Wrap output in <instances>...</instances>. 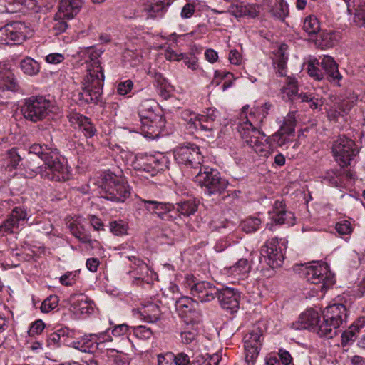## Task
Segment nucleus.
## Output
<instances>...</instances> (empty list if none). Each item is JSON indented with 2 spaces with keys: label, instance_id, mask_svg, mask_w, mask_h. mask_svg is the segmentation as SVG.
Instances as JSON below:
<instances>
[{
  "label": "nucleus",
  "instance_id": "f257e3e1",
  "mask_svg": "<svg viewBox=\"0 0 365 365\" xmlns=\"http://www.w3.org/2000/svg\"><path fill=\"white\" fill-rule=\"evenodd\" d=\"M252 113L248 118L242 117L237 125V130L244 142L259 156L267 158L271 152V140L282 147L292 142L290 136L294 135L296 117L294 112H289L284 117L280 129L271 137L265 138V134L253 125Z\"/></svg>",
  "mask_w": 365,
  "mask_h": 365
},
{
  "label": "nucleus",
  "instance_id": "f03ea898",
  "mask_svg": "<svg viewBox=\"0 0 365 365\" xmlns=\"http://www.w3.org/2000/svg\"><path fill=\"white\" fill-rule=\"evenodd\" d=\"M38 156L44 165L34 167L32 165H25L34 173L40 175L43 179L51 181L63 182L70 179L69 170L61 160L58 149L51 145L33 144L29 148V155ZM29 164H31L29 163ZM33 173H31L32 175Z\"/></svg>",
  "mask_w": 365,
  "mask_h": 365
},
{
  "label": "nucleus",
  "instance_id": "7ed1b4c3",
  "mask_svg": "<svg viewBox=\"0 0 365 365\" xmlns=\"http://www.w3.org/2000/svg\"><path fill=\"white\" fill-rule=\"evenodd\" d=\"M140 129L145 136L155 138L165 127V119L158 103L153 99H145L138 106Z\"/></svg>",
  "mask_w": 365,
  "mask_h": 365
},
{
  "label": "nucleus",
  "instance_id": "20e7f679",
  "mask_svg": "<svg viewBox=\"0 0 365 365\" xmlns=\"http://www.w3.org/2000/svg\"><path fill=\"white\" fill-rule=\"evenodd\" d=\"M101 180L102 194L105 199L124 202L130 196V187L123 176L107 171L103 173Z\"/></svg>",
  "mask_w": 365,
  "mask_h": 365
},
{
  "label": "nucleus",
  "instance_id": "39448f33",
  "mask_svg": "<svg viewBox=\"0 0 365 365\" xmlns=\"http://www.w3.org/2000/svg\"><path fill=\"white\" fill-rule=\"evenodd\" d=\"M347 310L342 304H334L327 307L322 313L321 337L331 339L337 334V329L346 322Z\"/></svg>",
  "mask_w": 365,
  "mask_h": 365
},
{
  "label": "nucleus",
  "instance_id": "423d86ee",
  "mask_svg": "<svg viewBox=\"0 0 365 365\" xmlns=\"http://www.w3.org/2000/svg\"><path fill=\"white\" fill-rule=\"evenodd\" d=\"M217 113V110L212 108L207 109L206 113L201 115L185 110L182 113V118L187 123V128L191 132L209 133L210 135L207 136H210L215 129Z\"/></svg>",
  "mask_w": 365,
  "mask_h": 365
},
{
  "label": "nucleus",
  "instance_id": "0eeeda50",
  "mask_svg": "<svg viewBox=\"0 0 365 365\" xmlns=\"http://www.w3.org/2000/svg\"><path fill=\"white\" fill-rule=\"evenodd\" d=\"M302 274L307 282L318 286L317 290L326 292L335 283L334 274L327 263H314L313 265L304 266Z\"/></svg>",
  "mask_w": 365,
  "mask_h": 365
},
{
  "label": "nucleus",
  "instance_id": "6e6552de",
  "mask_svg": "<svg viewBox=\"0 0 365 365\" xmlns=\"http://www.w3.org/2000/svg\"><path fill=\"white\" fill-rule=\"evenodd\" d=\"M197 177L204 189L205 194L210 197L222 195L229 185L228 181L221 177L219 171L212 168H201Z\"/></svg>",
  "mask_w": 365,
  "mask_h": 365
},
{
  "label": "nucleus",
  "instance_id": "1a4fd4ad",
  "mask_svg": "<svg viewBox=\"0 0 365 365\" xmlns=\"http://www.w3.org/2000/svg\"><path fill=\"white\" fill-rule=\"evenodd\" d=\"M52 103L42 96H33L25 99L21 112L26 120L38 122L51 112Z\"/></svg>",
  "mask_w": 365,
  "mask_h": 365
},
{
  "label": "nucleus",
  "instance_id": "9d476101",
  "mask_svg": "<svg viewBox=\"0 0 365 365\" xmlns=\"http://www.w3.org/2000/svg\"><path fill=\"white\" fill-rule=\"evenodd\" d=\"M183 285L190 290L192 299L204 303L212 301L216 297L218 289L206 281H199L192 274H187Z\"/></svg>",
  "mask_w": 365,
  "mask_h": 365
},
{
  "label": "nucleus",
  "instance_id": "9b49d317",
  "mask_svg": "<svg viewBox=\"0 0 365 365\" xmlns=\"http://www.w3.org/2000/svg\"><path fill=\"white\" fill-rule=\"evenodd\" d=\"M331 151L335 160L341 168L351 165V161L359 153L355 142L344 135H339L334 141Z\"/></svg>",
  "mask_w": 365,
  "mask_h": 365
},
{
  "label": "nucleus",
  "instance_id": "f8f14e48",
  "mask_svg": "<svg viewBox=\"0 0 365 365\" xmlns=\"http://www.w3.org/2000/svg\"><path fill=\"white\" fill-rule=\"evenodd\" d=\"M32 35L33 30L24 22L13 21L0 29V43L21 44Z\"/></svg>",
  "mask_w": 365,
  "mask_h": 365
},
{
  "label": "nucleus",
  "instance_id": "ddd939ff",
  "mask_svg": "<svg viewBox=\"0 0 365 365\" xmlns=\"http://www.w3.org/2000/svg\"><path fill=\"white\" fill-rule=\"evenodd\" d=\"M286 249L287 246L282 239L272 238L261 247V255L271 268H278L283 264Z\"/></svg>",
  "mask_w": 365,
  "mask_h": 365
},
{
  "label": "nucleus",
  "instance_id": "4468645a",
  "mask_svg": "<svg viewBox=\"0 0 365 365\" xmlns=\"http://www.w3.org/2000/svg\"><path fill=\"white\" fill-rule=\"evenodd\" d=\"M168 158L162 154H138L133 161L135 170L145 171L154 176L167 168Z\"/></svg>",
  "mask_w": 365,
  "mask_h": 365
},
{
  "label": "nucleus",
  "instance_id": "2eb2a0df",
  "mask_svg": "<svg viewBox=\"0 0 365 365\" xmlns=\"http://www.w3.org/2000/svg\"><path fill=\"white\" fill-rule=\"evenodd\" d=\"M174 157L179 164L195 168L202 160V155L199 146L194 143H185L177 146L174 150Z\"/></svg>",
  "mask_w": 365,
  "mask_h": 365
},
{
  "label": "nucleus",
  "instance_id": "dca6fc26",
  "mask_svg": "<svg viewBox=\"0 0 365 365\" xmlns=\"http://www.w3.org/2000/svg\"><path fill=\"white\" fill-rule=\"evenodd\" d=\"M168 6L169 4H165L163 0H140L138 8L134 12L125 14V16L130 19L143 17L145 15L146 18L162 16Z\"/></svg>",
  "mask_w": 365,
  "mask_h": 365
},
{
  "label": "nucleus",
  "instance_id": "f3484780",
  "mask_svg": "<svg viewBox=\"0 0 365 365\" xmlns=\"http://www.w3.org/2000/svg\"><path fill=\"white\" fill-rule=\"evenodd\" d=\"M198 302L189 297H181L175 302L176 310L187 324L200 322L201 312L198 309Z\"/></svg>",
  "mask_w": 365,
  "mask_h": 365
},
{
  "label": "nucleus",
  "instance_id": "a211bd4d",
  "mask_svg": "<svg viewBox=\"0 0 365 365\" xmlns=\"http://www.w3.org/2000/svg\"><path fill=\"white\" fill-rule=\"evenodd\" d=\"M143 207L153 215L164 221H175L177 215H174V204L151 200H140Z\"/></svg>",
  "mask_w": 365,
  "mask_h": 365
},
{
  "label": "nucleus",
  "instance_id": "6ab92c4d",
  "mask_svg": "<svg viewBox=\"0 0 365 365\" xmlns=\"http://www.w3.org/2000/svg\"><path fill=\"white\" fill-rule=\"evenodd\" d=\"M26 210L21 207H14L6 219L0 224V237L15 233L28 219Z\"/></svg>",
  "mask_w": 365,
  "mask_h": 365
},
{
  "label": "nucleus",
  "instance_id": "aec40b11",
  "mask_svg": "<svg viewBox=\"0 0 365 365\" xmlns=\"http://www.w3.org/2000/svg\"><path fill=\"white\" fill-rule=\"evenodd\" d=\"M295 329H309L321 336L320 329H322V320L317 311L309 309L301 314L299 320L292 324Z\"/></svg>",
  "mask_w": 365,
  "mask_h": 365
},
{
  "label": "nucleus",
  "instance_id": "412c9836",
  "mask_svg": "<svg viewBox=\"0 0 365 365\" xmlns=\"http://www.w3.org/2000/svg\"><path fill=\"white\" fill-rule=\"evenodd\" d=\"M216 297L222 309L230 313L237 312L240 298V292L237 289L227 287L221 289H218Z\"/></svg>",
  "mask_w": 365,
  "mask_h": 365
},
{
  "label": "nucleus",
  "instance_id": "4be33fe9",
  "mask_svg": "<svg viewBox=\"0 0 365 365\" xmlns=\"http://www.w3.org/2000/svg\"><path fill=\"white\" fill-rule=\"evenodd\" d=\"M320 66L324 74V78L329 82H334L341 79L342 76L339 73L338 64L334 58L329 56H323L319 57Z\"/></svg>",
  "mask_w": 365,
  "mask_h": 365
},
{
  "label": "nucleus",
  "instance_id": "5701e85b",
  "mask_svg": "<svg viewBox=\"0 0 365 365\" xmlns=\"http://www.w3.org/2000/svg\"><path fill=\"white\" fill-rule=\"evenodd\" d=\"M102 91H98L95 88L83 86L81 87V91L78 93V101L80 104H101L103 103L102 101Z\"/></svg>",
  "mask_w": 365,
  "mask_h": 365
},
{
  "label": "nucleus",
  "instance_id": "b1692460",
  "mask_svg": "<svg viewBox=\"0 0 365 365\" xmlns=\"http://www.w3.org/2000/svg\"><path fill=\"white\" fill-rule=\"evenodd\" d=\"M87 71L88 73L83 80L82 86H88L103 91L104 75L102 68H88Z\"/></svg>",
  "mask_w": 365,
  "mask_h": 365
},
{
  "label": "nucleus",
  "instance_id": "393cba45",
  "mask_svg": "<svg viewBox=\"0 0 365 365\" xmlns=\"http://www.w3.org/2000/svg\"><path fill=\"white\" fill-rule=\"evenodd\" d=\"M71 120L78 125L86 138H91L96 135L97 130L90 118L76 113L71 116Z\"/></svg>",
  "mask_w": 365,
  "mask_h": 365
},
{
  "label": "nucleus",
  "instance_id": "a878e982",
  "mask_svg": "<svg viewBox=\"0 0 365 365\" xmlns=\"http://www.w3.org/2000/svg\"><path fill=\"white\" fill-rule=\"evenodd\" d=\"M83 4V0H61L58 11L63 18L72 19L80 11Z\"/></svg>",
  "mask_w": 365,
  "mask_h": 365
},
{
  "label": "nucleus",
  "instance_id": "bb28decb",
  "mask_svg": "<svg viewBox=\"0 0 365 365\" xmlns=\"http://www.w3.org/2000/svg\"><path fill=\"white\" fill-rule=\"evenodd\" d=\"M101 53L102 52L101 51L97 50L95 47L91 46L82 48L79 52V54L81 58L85 60L86 63L90 64V66H88V68H101L102 67L101 66L99 61Z\"/></svg>",
  "mask_w": 365,
  "mask_h": 365
},
{
  "label": "nucleus",
  "instance_id": "cd10ccee",
  "mask_svg": "<svg viewBox=\"0 0 365 365\" xmlns=\"http://www.w3.org/2000/svg\"><path fill=\"white\" fill-rule=\"evenodd\" d=\"M270 218L276 225L284 224L288 216L292 217V212L285 210V204L282 201L276 200L273 205L272 212H269Z\"/></svg>",
  "mask_w": 365,
  "mask_h": 365
},
{
  "label": "nucleus",
  "instance_id": "c85d7f7f",
  "mask_svg": "<svg viewBox=\"0 0 365 365\" xmlns=\"http://www.w3.org/2000/svg\"><path fill=\"white\" fill-rule=\"evenodd\" d=\"M175 205L174 215H177V219L183 217H190L194 215L197 210V205L194 200L180 201Z\"/></svg>",
  "mask_w": 365,
  "mask_h": 365
},
{
  "label": "nucleus",
  "instance_id": "c756f323",
  "mask_svg": "<svg viewBox=\"0 0 365 365\" xmlns=\"http://www.w3.org/2000/svg\"><path fill=\"white\" fill-rule=\"evenodd\" d=\"M141 319L148 322H158L161 317V311L159 307L154 303H148L139 310Z\"/></svg>",
  "mask_w": 365,
  "mask_h": 365
},
{
  "label": "nucleus",
  "instance_id": "7c9ffc66",
  "mask_svg": "<svg viewBox=\"0 0 365 365\" xmlns=\"http://www.w3.org/2000/svg\"><path fill=\"white\" fill-rule=\"evenodd\" d=\"M98 348V343L96 341L95 334L84 336L79 340L78 339L75 349L83 352L92 354Z\"/></svg>",
  "mask_w": 365,
  "mask_h": 365
},
{
  "label": "nucleus",
  "instance_id": "2f4dec72",
  "mask_svg": "<svg viewBox=\"0 0 365 365\" xmlns=\"http://www.w3.org/2000/svg\"><path fill=\"white\" fill-rule=\"evenodd\" d=\"M297 81L294 78L288 77L287 84L282 89L283 98L287 101H294L298 96Z\"/></svg>",
  "mask_w": 365,
  "mask_h": 365
},
{
  "label": "nucleus",
  "instance_id": "473e14b6",
  "mask_svg": "<svg viewBox=\"0 0 365 365\" xmlns=\"http://www.w3.org/2000/svg\"><path fill=\"white\" fill-rule=\"evenodd\" d=\"M93 302L87 296L81 295V299L73 302V308L76 312L83 314H91L93 312Z\"/></svg>",
  "mask_w": 365,
  "mask_h": 365
},
{
  "label": "nucleus",
  "instance_id": "72a5a7b5",
  "mask_svg": "<svg viewBox=\"0 0 365 365\" xmlns=\"http://www.w3.org/2000/svg\"><path fill=\"white\" fill-rule=\"evenodd\" d=\"M21 71L28 76H35L40 71V64L34 59L26 57L20 63Z\"/></svg>",
  "mask_w": 365,
  "mask_h": 365
},
{
  "label": "nucleus",
  "instance_id": "f704fd0d",
  "mask_svg": "<svg viewBox=\"0 0 365 365\" xmlns=\"http://www.w3.org/2000/svg\"><path fill=\"white\" fill-rule=\"evenodd\" d=\"M250 269L251 264L249 260L242 258L240 259L233 266L229 267L228 272L235 276H245L250 272Z\"/></svg>",
  "mask_w": 365,
  "mask_h": 365
},
{
  "label": "nucleus",
  "instance_id": "c9c22d12",
  "mask_svg": "<svg viewBox=\"0 0 365 365\" xmlns=\"http://www.w3.org/2000/svg\"><path fill=\"white\" fill-rule=\"evenodd\" d=\"M339 38V33L334 31H326L321 34V42L319 46L322 48H331L335 46Z\"/></svg>",
  "mask_w": 365,
  "mask_h": 365
},
{
  "label": "nucleus",
  "instance_id": "e433bc0d",
  "mask_svg": "<svg viewBox=\"0 0 365 365\" xmlns=\"http://www.w3.org/2000/svg\"><path fill=\"white\" fill-rule=\"evenodd\" d=\"M69 229L71 234L77 238L81 242L85 244H91V236L85 232L83 225L72 222L69 225Z\"/></svg>",
  "mask_w": 365,
  "mask_h": 365
},
{
  "label": "nucleus",
  "instance_id": "4c0bfd02",
  "mask_svg": "<svg viewBox=\"0 0 365 365\" xmlns=\"http://www.w3.org/2000/svg\"><path fill=\"white\" fill-rule=\"evenodd\" d=\"M60 329V336H61V343L63 345L76 347L78 338L76 336L77 332L73 329H70L68 327H63Z\"/></svg>",
  "mask_w": 365,
  "mask_h": 365
},
{
  "label": "nucleus",
  "instance_id": "58836bf2",
  "mask_svg": "<svg viewBox=\"0 0 365 365\" xmlns=\"http://www.w3.org/2000/svg\"><path fill=\"white\" fill-rule=\"evenodd\" d=\"M319 62V58L314 59L308 62L307 66V71L309 76L317 81H322L325 78Z\"/></svg>",
  "mask_w": 365,
  "mask_h": 365
},
{
  "label": "nucleus",
  "instance_id": "ea45409f",
  "mask_svg": "<svg viewBox=\"0 0 365 365\" xmlns=\"http://www.w3.org/2000/svg\"><path fill=\"white\" fill-rule=\"evenodd\" d=\"M303 29L309 35L316 34L320 31V24L314 15L307 16L303 24Z\"/></svg>",
  "mask_w": 365,
  "mask_h": 365
},
{
  "label": "nucleus",
  "instance_id": "a19ab883",
  "mask_svg": "<svg viewBox=\"0 0 365 365\" xmlns=\"http://www.w3.org/2000/svg\"><path fill=\"white\" fill-rule=\"evenodd\" d=\"M262 336V331L259 328L252 330L244 337V346L250 347V346H262L261 337Z\"/></svg>",
  "mask_w": 365,
  "mask_h": 365
},
{
  "label": "nucleus",
  "instance_id": "79ce46f5",
  "mask_svg": "<svg viewBox=\"0 0 365 365\" xmlns=\"http://www.w3.org/2000/svg\"><path fill=\"white\" fill-rule=\"evenodd\" d=\"M18 88L17 80L10 71L0 79V90L1 91L6 89L11 91H16L18 90Z\"/></svg>",
  "mask_w": 365,
  "mask_h": 365
},
{
  "label": "nucleus",
  "instance_id": "37998d69",
  "mask_svg": "<svg viewBox=\"0 0 365 365\" xmlns=\"http://www.w3.org/2000/svg\"><path fill=\"white\" fill-rule=\"evenodd\" d=\"M272 14L280 19H284L289 15L288 4L284 0H276V4L272 9Z\"/></svg>",
  "mask_w": 365,
  "mask_h": 365
},
{
  "label": "nucleus",
  "instance_id": "c03bdc74",
  "mask_svg": "<svg viewBox=\"0 0 365 365\" xmlns=\"http://www.w3.org/2000/svg\"><path fill=\"white\" fill-rule=\"evenodd\" d=\"M262 221L257 217H249L241 222L242 230L247 232H254L259 230Z\"/></svg>",
  "mask_w": 365,
  "mask_h": 365
},
{
  "label": "nucleus",
  "instance_id": "a18cd8bd",
  "mask_svg": "<svg viewBox=\"0 0 365 365\" xmlns=\"http://www.w3.org/2000/svg\"><path fill=\"white\" fill-rule=\"evenodd\" d=\"M353 21L356 26L365 28V3L358 5L356 9L353 11Z\"/></svg>",
  "mask_w": 365,
  "mask_h": 365
},
{
  "label": "nucleus",
  "instance_id": "49530a36",
  "mask_svg": "<svg viewBox=\"0 0 365 365\" xmlns=\"http://www.w3.org/2000/svg\"><path fill=\"white\" fill-rule=\"evenodd\" d=\"M262 346H250L245 347V361L248 365H253L257 358Z\"/></svg>",
  "mask_w": 365,
  "mask_h": 365
},
{
  "label": "nucleus",
  "instance_id": "de8ad7c7",
  "mask_svg": "<svg viewBox=\"0 0 365 365\" xmlns=\"http://www.w3.org/2000/svg\"><path fill=\"white\" fill-rule=\"evenodd\" d=\"M59 299L57 295H51L43 300L41 305V311L48 313L54 309L58 304Z\"/></svg>",
  "mask_w": 365,
  "mask_h": 365
},
{
  "label": "nucleus",
  "instance_id": "09e8293b",
  "mask_svg": "<svg viewBox=\"0 0 365 365\" xmlns=\"http://www.w3.org/2000/svg\"><path fill=\"white\" fill-rule=\"evenodd\" d=\"M130 328L133 329V334L140 339H148L153 335L151 329L145 326L131 327Z\"/></svg>",
  "mask_w": 365,
  "mask_h": 365
},
{
  "label": "nucleus",
  "instance_id": "8fccbe9b",
  "mask_svg": "<svg viewBox=\"0 0 365 365\" xmlns=\"http://www.w3.org/2000/svg\"><path fill=\"white\" fill-rule=\"evenodd\" d=\"M8 166L12 168H17L19 163L22 160V158L17 152L16 148H12L7 153Z\"/></svg>",
  "mask_w": 365,
  "mask_h": 365
},
{
  "label": "nucleus",
  "instance_id": "3c124183",
  "mask_svg": "<svg viewBox=\"0 0 365 365\" xmlns=\"http://www.w3.org/2000/svg\"><path fill=\"white\" fill-rule=\"evenodd\" d=\"M128 227L123 221L110 222V230L115 235H123L127 233Z\"/></svg>",
  "mask_w": 365,
  "mask_h": 365
},
{
  "label": "nucleus",
  "instance_id": "603ef678",
  "mask_svg": "<svg viewBox=\"0 0 365 365\" xmlns=\"http://www.w3.org/2000/svg\"><path fill=\"white\" fill-rule=\"evenodd\" d=\"M176 60H183L184 63L187 66V68L192 71L197 70L199 67L197 59L194 56H187L183 53H180Z\"/></svg>",
  "mask_w": 365,
  "mask_h": 365
},
{
  "label": "nucleus",
  "instance_id": "864d4df0",
  "mask_svg": "<svg viewBox=\"0 0 365 365\" xmlns=\"http://www.w3.org/2000/svg\"><path fill=\"white\" fill-rule=\"evenodd\" d=\"M79 272H67L60 277V282L64 286H72L78 277Z\"/></svg>",
  "mask_w": 365,
  "mask_h": 365
},
{
  "label": "nucleus",
  "instance_id": "5fc2aeb1",
  "mask_svg": "<svg viewBox=\"0 0 365 365\" xmlns=\"http://www.w3.org/2000/svg\"><path fill=\"white\" fill-rule=\"evenodd\" d=\"M47 344L51 349H55L63 345V343H61V336H60V329L56 330L48 336Z\"/></svg>",
  "mask_w": 365,
  "mask_h": 365
},
{
  "label": "nucleus",
  "instance_id": "6e6d98bb",
  "mask_svg": "<svg viewBox=\"0 0 365 365\" xmlns=\"http://www.w3.org/2000/svg\"><path fill=\"white\" fill-rule=\"evenodd\" d=\"M196 11V4L194 2H187L182 8L180 16L182 19H187L191 18Z\"/></svg>",
  "mask_w": 365,
  "mask_h": 365
},
{
  "label": "nucleus",
  "instance_id": "4d7b16f0",
  "mask_svg": "<svg viewBox=\"0 0 365 365\" xmlns=\"http://www.w3.org/2000/svg\"><path fill=\"white\" fill-rule=\"evenodd\" d=\"M150 269L148 264L144 262L141 264V265L134 271H130L129 272L133 274V277L137 279H140L142 281L145 280V278L148 276Z\"/></svg>",
  "mask_w": 365,
  "mask_h": 365
},
{
  "label": "nucleus",
  "instance_id": "13d9d810",
  "mask_svg": "<svg viewBox=\"0 0 365 365\" xmlns=\"http://www.w3.org/2000/svg\"><path fill=\"white\" fill-rule=\"evenodd\" d=\"M244 16L255 18L260 12V7L255 4H247L244 5Z\"/></svg>",
  "mask_w": 365,
  "mask_h": 365
},
{
  "label": "nucleus",
  "instance_id": "bf43d9fd",
  "mask_svg": "<svg viewBox=\"0 0 365 365\" xmlns=\"http://www.w3.org/2000/svg\"><path fill=\"white\" fill-rule=\"evenodd\" d=\"M197 331L195 329L192 330L185 329L181 332V339L183 344H190L196 340Z\"/></svg>",
  "mask_w": 365,
  "mask_h": 365
},
{
  "label": "nucleus",
  "instance_id": "052dcab7",
  "mask_svg": "<svg viewBox=\"0 0 365 365\" xmlns=\"http://www.w3.org/2000/svg\"><path fill=\"white\" fill-rule=\"evenodd\" d=\"M287 57L285 56L284 53L280 51L279 55L277 57L274 61V64L277 65L278 73L281 76L285 75V67L287 64Z\"/></svg>",
  "mask_w": 365,
  "mask_h": 365
},
{
  "label": "nucleus",
  "instance_id": "680f3d73",
  "mask_svg": "<svg viewBox=\"0 0 365 365\" xmlns=\"http://www.w3.org/2000/svg\"><path fill=\"white\" fill-rule=\"evenodd\" d=\"M244 4L242 2L237 4H232L228 10L227 13H230L231 15L235 16L236 18L243 17L244 16Z\"/></svg>",
  "mask_w": 365,
  "mask_h": 365
},
{
  "label": "nucleus",
  "instance_id": "e2e57ef3",
  "mask_svg": "<svg viewBox=\"0 0 365 365\" xmlns=\"http://www.w3.org/2000/svg\"><path fill=\"white\" fill-rule=\"evenodd\" d=\"M219 361L217 356H212L208 359H205L203 356L197 357L196 361H193L190 365H217Z\"/></svg>",
  "mask_w": 365,
  "mask_h": 365
},
{
  "label": "nucleus",
  "instance_id": "0e129e2a",
  "mask_svg": "<svg viewBox=\"0 0 365 365\" xmlns=\"http://www.w3.org/2000/svg\"><path fill=\"white\" fill-rule=\"evenodd\" d=\"M335 228L337 232L341 235H349L352 231L351 223L348 220H343L337 222L336 224Z\"/></svg>",
  "mask_w": 365,
  "mask_h": 365
},
{
  "label": "nucleus",
  "instance_id": "69168bd1",
  "mask_svg": "<svg viewBox=\"0 0 365 365\" xmlns=\"http://www.w3.org/2000/svg\"><path fill=\"white\" fill-rule=\"evenodd\" d=\"M356 331L357 330L351 326L348 330L343 332L341 335V344L346 345L350 341H354L356 339Z\"/></svg>",
  "mask_w": 365,
  "mask_h": 365
},
{
  "label": "nucleus",
  "instance_id": "338daca9",
  "mask_svg": "<svg viewBox=\"0 0 365 365\" xmlns=\"http://www.w3.org/2000/svg\"><path fill=\"white\" fill-rule=\"evenodd\" d=\"M133 87V81L131 80H126L118 83L117 91L118 94L121 96H125L131 91Z\"/></svg>",
  "mask_w": 365,
  "mask_h": 365
},
{
  "label": "nucleus",
  "instance_id": "774afa93",
  "mask_svg": "<svg viewBox=\"0 0 365 365\" xmlns=\"http://www.w3.org/2000/svg\"><path fill=\"white\" fill-rule=\"evenodd\" d=\"M44 329V323L42 320L38 319L35 321L29 330V334L30 336H33L34 335H37L41 334Z\"/></svg>",
  "mask_w": 365,
  "mask_h": 365
}]
</instances>
